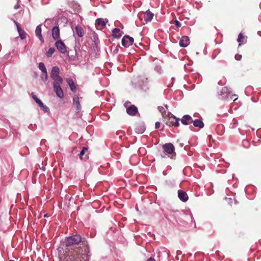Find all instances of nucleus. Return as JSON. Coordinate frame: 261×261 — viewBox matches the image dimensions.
I'll return each instance as SVG.
<instances>
[{"instance_id":"obj_1","label":"nucleus","mask_w":261,"mask_h":261,"mask_svg":"<svg viewBox=\"0 0 261 261\" xmlns=\"http://www.w3.org/2000/svg\"><path fill=\"white\" fill-rule=\"evenodd\" d=\"M64 254L60 261H89V246L85 238L74 234L67 238L64 242Z\"/></svg>"},{"instance_id":"obj_2","label":"nucleus","mask_w":261,"mask_h":261,"mask_svg":"<svg viewBox=\"0 0 261 261\" xmlns=\"http://www.w3.org/2000/svg\"><path fill=\"white\" fill-rule=\"evenodd\" d=\"M60 69L57 66L53 67L50 73L51 77L54 80V82L63 83L62 78L59 75Z\"/></svg>"},{"instance_id":"obj_3","label":"nucleus","mask_w":261,"mask_h":261,"mask_svg":"<svg viewBox=\"0 0 261 261\" xmlns=\"http://www.w3.org/2000/svg\"><path fill=\"white\" fill-rule=\"evenodd\" d=\"M153 15V13H151L149 11H147L145 13H140L139 17L141 21L144 19V21L142 22V23L143 24H145L146 23H147L152 20Z\"/></svg>"},{"instance_id":"obj_4","label":"nucleus","mask_w":261,"mask_h":261,"mask_svg":"<svg viewBox=\"0 0 261 261\" xmlns=\"http://www.w3.org/2000/svg\"><path fill=\"white\" fill-rule=\"evenodd\" d=\"M62 83L57 82H53L54 91L56 93L57 96L60 98H62L64 97L63 91L60 86Z\"/></svg>"},{"instance_id":"obj_5","label":"nucleus","mask_w":261,"mask_h":261,"mask_svg":"<svg viewBox=\"0 0 261 261\" xmlns=\"http://www.w3.org/2000/svg\"><path fill=\"white\" fill-rule=\"evenodd\" d=\"M167 117H168V119L166 122V123L167 125H168L169 126H174L176 127H177L179 126V119L178 118H176L175 116H174L173 115H171V116H169V115Z\"/></svg>"},{"instance_id":"obj_6","label":"nucleus","mask_w":261,"mask_h":261,"mask_svg":"<svg viewBox=\"0 0 261 261\" xmlns=\"http://www.w3.org/2000/svg\"><path fill=\"white\" fill-rule=\"evenodd\" d=\"M55 45L57 49L61 53L65 54L67 53V47L61 40H58Z\"/></svg>"},{"instance_id":"obj_7","label":"nucleus","mask_w":261,"mask_h":261,"mask_svg":"<svg viewBox=\"0 0 261 261\" xmlns=\"http://www.w3.org/2000/svg\"><path fill=\"white\" fill-rule=\"evenodd\" d=\"M130 102H125V107L126 108V112L128 114L131 116H135L138 113V109L134 105L128 106Z\"/></svg>"},{"instance_id":"obj_8","label":"nucleus","mask_w":261,"mask_h":261,"mask_svg":"<svg viewBox=\"0 0 261 261\" xmlns=\"http://www.w3.org/2000/svg\"><path fill=\"white\" fill-rule=\"evenodd\" d=\"M163 148L164 151L169 154L175 155L174 152V147L173 145L171 143H166L163 145Z\"/></svg>"},{"instance_id":"obj_9","label":"nucleus","mask_w":261,"mask_h":261,"mask_svg":"<svg viewBox=\"0 0 261 261\" xmlns=\"http://www.w3.org/2000/svg\"><path fill=\"white\" fill-rule=\"evenodd\" d=\"M122 44L125 47H128L133 44L134 38L128 35L124 36L122 39Z\"/></svg>"},{"instance_id":"obj_10","label":"nucleus","mask_w":261,"mask_h":261,"mask_svg":"<svg viewBox=\"0 0 261 261\" xmlns=\"http://www.w3.org/2000/svg\"><path fill=\"white\" fill-rule=\"evenodd\" d=\"M108 22L107 19L97 18L95 21V27L98 30H102Z\"/></svg>"},{"instance_id":"obj_11","label":"nucleus","mask_w":261,"mask_h":261,"mask_svg":"<svg viewBox=\"0 0 261 261\" xmlns=\"http://www.w3.org/2000/svg\"><path fill=\"white\" fill-rule=\"evenodd\" d=\"M32 98L35 101V102L39 105V106L45 111H47L48 110V108L47 106L44 105L43 103L38 99L36 95H35L33 93H32Z\"/></svg>"},{"instance_id":"obj_12","label":"nucleus","mask_w":261,"mask_h":261,"mask_svg":"<svg viewBox=\"0 0 261 261\" xmlns=\"http://www.w3.org/2000/svg\"><path fill=\"white\" fill-rule=\"evenodd\" d=\"M52 37L55 40H59L60 38V29L58 27H54L52 29Z\"/></svg>"},{"instance_id":"obj_13","label":"nucleus","mask_w":261,"mask_h":261,"mask_svg":"<svg viewBox=\"0 0 261 261\" xmlns=\"http://www.w3.org/2000/svg\"><path fill=\"white\" fill-rule=\"evenodd\" d=\"M190 43V40L188 36H182L179 41V45L181 47H187Z\"/></svg>"},{"instance_id":"obj_14","label":"nucleus","mask_w":261,"mask_h":261,"mask_svg":"<svg viewBox=\"0 0 261 261\" xmlns=\"http://www.w3.org/2000/svg\"><path fill=\"white\" fill-rule=\"evenodd\" d=\"M178 197L183 202H186L188 200L187 194L182 190L178 191Z\"/></svg>"},{"instance_id":"obj_15","label":"nucleus","mask_w":261,"mask_h":261,"mask_svg":"<svg viewBox=\"0 0 261 261\" xmlns=\"http://www.w3.org/2000/svg\"><path fill=\"white\" fill-rule=\"evenodd\" d=\"M35 34L42 43L44 42V40L41 35V25H39L36 27V30H35Z\"/></svg>"},{"instance_id":"obj_16","label":"nucleus","mask_w":261,"mask_h":261,"mask_svg":"<svg viewBox=\"0 0 261 261\" xmlns=\"http://www.w3.org/2000/svg\"><path fill=\"white\" fill-rule=\"evenodd\" d=\"M75 32L76 33V35L79 37H82L85 35V32H84V29H83V28L81 26H80L79 25H77L75 27Z\"/></svg>"},{"instance_id":"obj_17","label":"nucleus","mask_w":261,"mask_h":261,"mask_svg":"<svg viewBox=\"0 0 261 261\" xmlns=\"http://www.w3.org/2000/svg\"><path fill=\"white\" fill-rule=\"evenodd\" d=\"M66 81L68 84L70 90L74 93H75L76 92L77 88L74 85V83L72 79L67 78L66 79Z\"/></svg>"},{"instance_id":"obj_18","label":"nucleus","mask_w":261,"mask_h":261,"mask_svg":"<svg viewBox=\"0 0 261 261\" xmlns=\"http://www.w3.org/2000/svg\"><path fill=\"white\" fill-rule=\"evenodd\" d=\"M80 98L78 96H75L73 98V105L75 107V109L78 112L81 110V106L80 102Z\"/></svg>"},{"instance_id":"obj_19","label":"nucleus","mask_w":261,"mask_h":261,"mask_svg":"<svg viewBox=\"0 0 261 261\" xmlns=\"http://www.w3.org/2000/svg\"><path fill=\"white\" fill-rule=\"evenodd\" d=\"M192 121V117L189 115H184L181 119V122L184 125H188L190 124Z\"/></svg>"},{"instance_id":"obj_20","label":"nucleus","mask_w":261,"mask_h":261,"mask_svg":"<svg viewBox=\"0 0 261 261\" xmlns=\"http://www.w3.org/2000/svg\"><path fill=\"white\" fill-rule=\"evenodd\" d=\"M193 125L196 127L202 128L204 125L202 121L200 119H195L193 121Z\"/></svg>"},{"instance_id":"obj_21","label":"nucleus","mask_w":261,"mask_h":261,"mask_svg":"<svg viewBox=\"0 0 261 261\" xmlns=\"http://www.w3.org/2000/svg\"><path fill=\"white\" fill-rule=\"evenodd\" d=\"M158 110L161 112L163 117L167 118L170 114L169 112H168L166 109L162 106L158 107Z\"/></svg>"},{"instance_id":"obj_22","label":"nucleus","mask_w":261,"mask_h":261,"mask_svg":"<svg viewBox=\"0 0 261 261\" xmlns=\"http://www.w3.org/2000/svg\"><path fill=\"white\" fill-rule=\"evenodd\" d=\"M38 67L39 69L41 70L44 74H45V80H46L47 79V72L44 63L42 62L40 63L39 64Z\"/></svg>"},{"instance_id":"obj_23","label":"nucleus","mask_w":261,"mask_h":261,"mask_svg":"<svg viewBox=\"0 0 261 261\" xmlns=\"http://www.w3.org/2000/svg\"><path fill=\"white\" fill-rule=\"evenodd\" d=\"M88 149L87 147H84L83 148L82 150L80 152L79 154L80 158L81 160H83L84 159H87L89 158L87 154H86L85 156H84L86 152L88 151Z\"/></svg>"},{"instance_id":"obj_24","label":"nucleus","mask_w":261,"mask_h":261,"mask_svg":"<svg viewBox=\"0 0 261 261\" xmlns=\"http://www.w3.org/2000/svg\"><path fill=\"white\" fill-rule=\"evenodd\" d=\"M112 36L113 37L119 38L121 36V34L120 33V29L118 28H115L112 31Z\"/></svg>"},{"instance_id":"obj_25","label":"nucleus","mask_w":261,"mask_h":261,"mask_svg":"<svg viewBox=\"0 0 261 261\" xmlns=\"http://www.w3.org/2000/svg\"><path fill=\"white\" fill-rule=\"evenodd\" d=\"M16 23L17 25V31L19 34V37H20V38L21 39H24L25 38V33L24 31L20 29V28L17 22H16Z\"/></svg>"},{"instance_id":"obj_26","label":"nucleus","mask_w":261,"mask_h":261,"mask_svg":"<svg viewBox=\"0 0 261 261\" xmlns=\"http://www.w3.org/2000/svg\"><path fill=\"white\" fill-rule=\"evenodd\" d=\"M244 36L242 33H240L238 36V41L239 42V46H240L244 42Z\"/></svg>"},{"instance_id":"obj_27","label":"nucleus","mask_w":261,"mask_h":261,"mask_svg":"<svg viewBox=\"0 0 261 261\" xmlns=\"http://www.w3.org/2000/svg\"><path fill=\"white\" fill-rule=\"evenodd\" d=\"M55 52V49L54 48H50L47 51L46 55L47 57H50Z\"/></svg>"},{"instance_id":"obj_28","label":"nucleus","mask_w":261,"mask_h":261,"mask_svg":"<svg viewBox=\"0 0 261 261\" xmlns=\"http://www.w3.org/2000/svg\"><path fill=\"white\" fill-rule=\"evenodd\" d=\"M242 58V55H240V54H236L235 55V59L236 60H238V61H239Z\"/></svg>"},{"instance_id":"obj_29","label":"nucleus","mask_w":261,"mask_h":261,"mask_svg":"<svg viewBox=\"0 0 261 261\" xmlns=\"http://www.w3.org/2000/svg\"><path fill=\"white\" fill-rule=\"evenodd\" d=\"M174 24L177 28L180 27L181 25L180 22L178 20H175L174 21Z\"/></svg>"},{"instance_id":"obj_30","label":"nucleus","mask_w":261,"mask_h":261,"mask_svg":"<svg viewBox=\"0 0 261 261\" xmlns=\"http://www.w3.org/2000/svg\"><path fill=\"white\" fill-rule=\"evenodd\" d=\"M160 126V123L159 122H156L155 123V128H159Z\"/></svg>"},{"instance_id":"obj_31","label":"nucleus","mask_w":261,"mask_h":261,"mask_svg":"<svg viewBox=\"0 0 261 261\" xmlns=\"http://www.w3.org/2000/svg\"><path fill=\"white\" fill-rule=\"evenodd\" d=\"M243 143L244 145L245 146V145H247L249 143H248V141L244 140L243 141Z\"/></svg>"},{"instance_id":"obj_32","label":"nucleus","mask_w":261,"mask_h":261,"mask_svg":"<svg viewBox=\"0 0 261 261\" xmlns=\"http://www.w3.org/2000/svg\"><path fill=\"white\" fill-rule=\"evenodd\" d=\"M146 261H155V259L153 257H150Z\"/></svg>"},{"instance_id":"obj_33","label":"nucleus","mask_w":261,"mask_h":261,"mask_svg":"<svg viewBox=\"0 0 261 261\" xmlns=\"http://www.w3.org/2000/svg\"><path fill=\"white\" fill-rule=\"evenodd\" d=\"M41 78H42V80H43V81H45V74L44 75H42L41 76Z\"/></svg>"},{"instance_id":"obj_34","label":"nucleus","mask_w":261,"mask_h":261,"mask_svg":"<svg viewBox=\"0 0 261 261\" xmlns=\"http://www.w3.org/2000/svg\"><path fill=\"white\" fill-rule=\"evenodd\" d=\"M144 128H143L142 130H141V132H139V133L142 134L144 132Z\"/></svg>"},{"instance_id":"obj_35","label":"nucleus","mask_w":261,"mask_h":261,"mask_svg":"<svg viewBox=\"0 0 261 261\" xmlns=\"http://www.w3.org/2000/svg\"><path fill=\"white\" fill-rule=\"evenodd\" d=\"M225 90H226L225 88H223L222 89V90H223V91H225Z\"/></svg>"},{"instance_id":"obj_36","label":"nucleus","mask_w":261,"mask_h":261,"mask_svg":"<svg viewBox=\"0 0 261 261\" xmlns=\"http://www.w3.org/2000/svg\"><path fill=\"white\" fill-rule=\"evenodd\" d=\"M166 109H168V107L167 105L165 106Z\"/></svg>"}]
</instances>
